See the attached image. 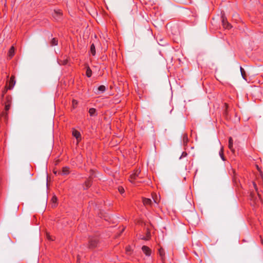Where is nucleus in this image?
Here are the masks:
<instances>
[{
	"instance_id": "a878e982",
	"label": "nucleus",
	"mask_w": 263,
	"mask_h": 263,
	"mask_svg": "<svg viewBox=\"0 0 263 263\" xmlns=\"http://www.w3.org/2000/svg\"><path fill=\"white\" fill-rule=\"evenodd\" d=\"M72 105L73 107H75L78 104V101L76 100H73L72 101Z\"/></svg>"
},
{
	"instance_id": "39448f33",
	"label": "nucleus",
	"mask_w": 263,
	"mask_h": 263,
	"mask_svg": "<svg viewBox=\"0 0 263 263\" xmlns=\"http://www.w3.org/2000/svg\"><path fill=\"white\" fill-rule=\"evenodd\" d=\"M72 135L76 138L78 142H79L81 140V135L78 130L73 129L72 131Z\"/></svg>"
},
{
	"instance_id": "9b49d317",
	"label": "nucleus",
	"mask_w": 263,
	"mask_h": 263,
	"mask_svg": "<svg viewBox=\"0 0 263 263\" xmlns=\"http://www.w3.org/2000/svg\"><path fill=\"white\" fill-rule=\"evenodd\" d=\"M106 90V87L104 85H100L94 90L96 94H99L100 92H104Z\"/></svg>"
},
{
	"instance_id": "4be33fe9",
	"label": "nucleus",
	"mask_w": 263,
	"mask_h": 263,
	"mask_svg": "<svg viewBox=\"0 0 263 263\" xmlns=\"http://www.w3.org/2000/svg\"><path fill=\"white\" fill-rule=\"evenodd\" d=\"M51 201L52 202V206L55 207L56 206V203L57 201V198L55 196L52 197L51 199Z\"/></svg>"
},
{
	"instance_id": "a211bd4d",
	"label": "nucleus",
	"mask_w": 263,
	"mask_h": 263,
	"mask_svg": "<svg viewBox=\"0 0 263 263\" xmlns=\"http://www.w3.org/2000/svg\"><path fill=\"white\" fill-rule=\"evenodd\" d=\"M69 174V168L68 167H64L62 168V175H68Z\"/></svg>"
},
{
	"instance_id": "9d476101",
	"label": "nucleus",
	"mask_w": 263,
	"mask_h": 263,
	"mask_svg": "<svg viewBox=\"0 0 263 263\" xmlns=\"http://www.w3.org/2000/svg\"><path fill=\"white\" fill-rule=\"evenodd\" d=\"M159 254L161 257V259L162 263H164V262L165 259V251L163 248H160L159 249Z\"/></svg>"
},
{
	"instance_id": "20e7f679",
	"label": "nucleus",
	"mask_w": 263,
	"mask_h": 263,
	"mask_svg": "<svg viewBox=\"0 0 263 263\" xmlns=\"http://www.w3.org/2000/svg\"><path fill=\"white\" fill-rule=\"evenodd\" d=\"M221 20L222 26L225 29H230L232 27V26L228 22L227 17L224 15H222Z\"/></svg>"
},
{
	"instance_id": "5701e85b",
	"label": "nucleus",
	"mask_w": 263,
	"mask_h": 263,
	"mask_svg": "<svg viewBox=\"0 0 263 263\" xmlns=\"http://www.w3.org/2000/svg\"><path fill=\"white\" fill-rule=\"evenodd\" d=\"M219 155H220L221 158L222 159V160L224 161L225 159H224V157L223 155V148H221L220 151H219Z\"/></svg>"
},
{
	"instance_id": "dca6fc26",
	"label": "nucleus",
	"mask_w": 263,
	"mask_h": 263,
	"mask_svg": "<svg viewBox=\"0 0 263 263\" xmlns=\"http://www.w3.org/2000/svg\"><path fill=\"white\" fill-rule=\"evenodd\" d=\"M89 114L90 116H96L97 115V114L96 113V109L94 108H91L89 109Z\"/></svg>"
},
{
	"instance_id": "f8f14e48",
	"label": "nucleus",
	"mask_w": 263,
	"mask_h": 263,
	"mask_svg": "<svg viewBox=\"0 0 263 263\" xmlns=\"http://www.w3.org/2000/svg\"><path fill=\"white\" fill-rule=\"evenodd\" d=\"M10 108V103L6 104L5 106V112L3 111L1 114V116L4 117L5 118V119L7 118V113L6 112L9 110Z\"/></svg>"
},
{
	"instance_id": "423d86ee",
	"label": "nucleus",
	"mask_w": 263,
	"mask_h": 263,
	"mask_svg": "<svg viewBox=\"0 0 263 263\" xmlns=\"http://www.w3.org/2000/svg\"><path fill=\"white\" fill-rule=\"evenodd\" d=\"M15 54V49L14 46H11L10 49L8 51L7 54V59L9 60L11 59Z\"/></svg>"
},
{
	"instance_id": "ddd939ff",
	"label": "nucleus",
	"mask_w": 263,
	"mask_h": 263,
	"mask_svg": "<svg viewBox=\"0 0 263 263\" xmlns=\"http://www.w3.org/2000/svg\"><path fill=\"white\" fill-rule=\"evenodd\" d=\"M91 183H92L91 178V177H89V179H88L87 180L85 181V182L84 184V189H87L91 185Z\"/></svg>"
},
{
	"instance_id": "bb28decb",
	"label": "nucleus",
	"mask_w": 263,
	"mask_h": 263,
	"mask_svg": "<svg viewBox=\"0 0 263 263\" xmlns=\"http://www.w3.org/2000/svg\"><path fill=\"white\" fill-rule=\"evenodd\" d=\"M131 250L130 247L129 246L127 247L126 248V252L127 254H130V251Z\"/></svg>"
},
{
	"instance_id": "2eb2a0df",
	"label": "nucleus",
	"mask_w": 263,
	"mask_h": 263,
	"mask_svg": "<svg viewBox=\"0 0 263 263\" xmlns=\"http://www.w3.org/2000/svg\"><path fill=\"white\" fill-rule=\"evenodd\" d=\"M183 144L184 146H186L189 142V138L187 134H184L182 138Z\"/></svg>"
},
{
	"instance_id": "4468645a",
	"label": "nucleus",
	"mask_w": 263,
	"mask_h": 263,
	"mask_svg": "<svg viewBox=\"0 0 263 263\" xmlns=\"http://www.w3.org/2000/svg\"><path fill=\"white\" fill-rule=\"evenodd\" d=\"M233 140L232 137H230L229 138V149L234 153L235 152V150L234 149L233 147Z\"/></svg>"
},
{
	"instance_id": "f03ea898",
	"label": "nucleus",
	"mask_w": 263,
	"mask_h": 263,
	"mask_svg": "<svg viewBox=\"0 0 263 263\" xmlns=\"http://www.w3.org/2000/svg\"><path fill=\"white\" fill-rule=\"evenodd\" d=\"M63 13L62 11L60 10H54L52 13V16L55 21L57 22L61 21L62 19Z\"/></svg>"
},
{
	"instance_id": "f3484780",
	"label": "nucleus",
	"mask_w": 263,
	"mask_h": 263,
	"mask_svg": "<svg viewBox=\"0 0 263 263\" xmlns=\"http://www.w3.org/2000/svg\"><path fill=\"white\" fill-rule=\"evenodd\" d=\"M90 52L91 53V54L94 56L96 54V48L94 44H92L90 46Z\"/></svg>"
},
{
	"instance_id": "f257e3e1",
	"label": "nucleus",
	"mask_w": 263,
	"mask_h": 263,
	"mask_svg": "<svg viewBox=\"0 0 263 263\" xmlns=\"http://www.w3.org/2000/svg\"><path fill=\"white\" fill-rule=\"evenodd\" d=\"M153 201L150 198H142V202L145 206L146 208L152 207L154 203L158 204V201L157 198H155L154 197Z\"/></svg>"
},
{
	"instance_id": "cd10ccee",
	"label": "nucleus",
	"mask_w": 263,
	"mask_h": 263,
	"mask_svg": "<svg viewBox=\"0 0 263 263\" xmlns=\"http://www.w3.org/2000/svg\"><path fill=\"white\" fill-rule=\"evenodd\" d=\"M253 186L256 190V191L257 192V186H256V184L255 183L253 182Z\"/></svg>"
},
{
	"instance_id": "6ab92c4d",
	"label": "nucleus",
	"mask_w": 263,
	"mask_h": 263,
	"mask_svg": "<svg viewBox=\"0 0 263 263\" xmlns=\"http://www.w3.org/2000/svg\"><path fill=\"white\" fill-rule=\"evenodd\" d=\"M58 44V40L57 38L54 37L53 38L51 42H50V45L53 46H56Z\"/></svg>"
},
{
	"instance_id": "412c9836",
	"label": "nucleus",
	"mask_w": 263,
	"mask_h": 263,
	"mask_svg": "<svg viewBox=\"0 0 263 263\" xmlns=\"http://www.w3.org/2000/svg\"><path fill=\"white\" fill-rule=\"evenodd\" d=\"M240 70L241 74V76H242L243 79L245 80H246L247 76H246L245 70L241 67H240Z\"/></svg>"
},
{
	"instance_id": "393cba45",
	"label": "nucleus",
	"mask_w": 263,
	"mask_h": 263,
	"mask_svg": "<svg viewBox=\"0 0 263 263\" xmlns=\"http://www.w3.org/2000/svg\"><path fill=\"white\" fill-rule=\"evenodd\" d=\"M187 155V154L186 152H182L181 156L180 157V159L186 157Z\"/></svg>"
},
{
	"instance_id": "1a4fd4ad",
	"label": "nucleus",
	"mask_w": 263,
	"mask_h": 263,
	"mask_svg": "<svg viewBox=\"0 0 263 263\" xmlns=\"http://www.w3.org/2000/svg\"><path fill=\"white\" fill-rule=\"evenodd\" d=\"M15 84V77L14 76H11L10 77L9 82V87L8 88L9 89H11L13 88Z\"/></svg>"
},
{
	"instance_id": "c85d7f7f",
	"label": "nucleus",
	"mask_w": 263,
	"mask_h": 263,
	"mask_svg": "<svg viewBox=\"0 0 263 263\" xmlns=\"http://www.w3.org/2000/svg\"><path fill=\"white\" fill-rule=\"evenodd\" d=\"M261 243L263 245V239L261 238Z\"/></svg>"
},
{
	"instance_id": "7ed1b4c3",
	"label": "nucleus",
	"mask_w": 263,
	"mask_h": 263,
	"mask_svg": "<svg viewBox=\"0 0 263 263\" xmlns=\"http://www.w3.org/2000/svg\"><path fill=\"white\" fill-rule=\"evenodd\" d=\"M99 241L98 237H91L89 241V248L90 249H93L97 247L99 243Z\"/></svg>"
},
{
	"instance_id": "6e6552de",
	"label": "nucleus",
	"mask_w": 263,
	"mask_h": 263,
	"mask_svg": "<svg viewBox=\"0 0 263 263\" xmlns=\"http://www.w3.org/2000/svg\"><path fill=\"white\" fill-rule=\"evenodd\" d=\"M140 171L137 170L134 173H133L130 176V181L134 182L136 178L140 174Z\"/></svg>"
},
{
	"instance_id": "0eeeda50",
	"label": "nucleus",
	"mask_w": 263,
	"mask_h": 263,
	"mask_svg": "<svg viewBox=\"0 0 263 263\" xmlns=\"http://www.w3.org/2000/svg\"><path fill=\"white\" fill-rule=\"evenodd\" d=\"M142 250L143 252L145 254L146 256H151L152 251L149 247H148L146 246H143L142 247Z\"/></svg>"
},
{
	"instance_id": "b1692460",
	"label": "nucleus",
	"mask_w": 263,
	"mask_h": 263,
	"mask_svg": "<svg viewBox=\"0 0 263 263\" xmlns=\"http://www.w3.org/2000/svg\"><path fill=\"white\" fill-rule=\"evenodd\" d=\"M118 191L121 194H123L124 192V189L122 186H119L118 187Z\"/></svg>"
},
{
	"instance_id": "aec40b11",
	"label": "nucleus",
	"mask_w": 263,
	"mask_h": 263,
	"mask_svg": "<svg viewBox=\"0 0 263 263\" xmlns=\"http://www.w3.org/2000/svg\"><path fill=\"white\" fill-rule=\"evenodd\" d=\"M86 74L87 77L90 78L92 75V71L90 69L89 67H87L86 71Z\"/></svg>"
},
{
	"instance_id": "c756f323",
	"label": "nucleus",
	"mask_w": 263,
	"mask_h": 263,
	"mask_svg": "<svg viewBox=\"0 0 263 263\" xmlns=\"http://www.w3.org/2000/svg\"><path fill=\"white\" fill-rule=\"evenodd\" d=\"M142 5H143V4L146 5V1H144V3H142Z\"/></svg>"
}]
</instances>
